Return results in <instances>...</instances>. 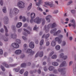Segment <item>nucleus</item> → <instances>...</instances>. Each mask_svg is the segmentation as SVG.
Segmentation results:
<instances>
[{
    "label": "nucleus",
    "instance_id": "774afa93",
    "mask_svg": "<svg viewBox=\"0 0 76 76\" xmlns=\"http://www.w3.org/2000/svg\"><path fill=\"white\" fill-rule=\"evenodd\" d=\"M37 72L38 73H39V74H40L41 72V69H38Z\"/></svg>",
    "mask_w": 76,
    "mask_h": 76
},
{
    "label": "nucleus",
    "instance_id": "ddd939ff",
    "mask_svg": "<svg viewBox=\"0 0 76 76\" xmlns=\"http://www.w3.org/2000/svg\"><path fill=\"white\" fill-rule=\"evenodd\" d=\"M50 37V34L48 33L45 36V34H43V35L42 37V38H45V39H47Z\"/></svg>",
    "mask_w": 76,
    "mask_h": 76
},
{
    "label": "nucleus",
    "instance_id": "7c9ffc66",
    "mask_svg": "<svg viewBox=\"0 0 76 76\" xmlns=\"http://www.w3.org/2000/svg\"><path fill=\"white\" fill-rule=\"evenodd\" d=\"M3 39L4 41L6 42L8 41L9 39H8L7 37H4Z\"/></svg>",
    "mask_w": 76,
    "mask_h": 76
},
{
    "label": "nucleus",
    "instance_id": "37998d69",
    "mask_svg": "<svg viewBox=\"0 0 76 76\" xmlns=\"http://www.w3.org/2000/svg\"><path fill=\"white\" fill-rule=\"evenodd\" d=\"M4 26L5 30V33H7L8 32V30H7V27L5 26Z\"/></svg>",
    "mask_w": 76,
    "mask_h": 76
},
{
    "label": "nucleus",
    "instance_id": "cd10ccee",
    "mask_svg": "<svg viewBox=\"0 0 76 76\" xmlns=\"http://www.w3.org/2000/svg\"><path fill=\"white\" fill-rule=\"evenodd\" d=\"M57 56L56 55H53L52 56L51 58H52V59H56L57 58Z\"/></svg>",
    "mask_w": 76,
    "mask_h": 76
},
{
    "label": "nucleus",
    "instance_id": "6ab92c4d",
    "mask_svg": "<svg viewBox=\"0 0 76 76\" xmlns=\"http://www.w3.org/2000/svg\"><path fill=\"white\" fill-rule=\"evenodd\" d=\"M31 19H34L35 18V14L34 13H32L31 14Z\"/></svg>",
    "mask_w": 76,
    "mask_h": 76
},
{
    "label": "nucleus",
    "instance_id": "79ce46f5",
    "mask_svg": "<svg viewBox=\"0 0 76 76\" xmlns=\"http://www.w3.org/2000/svg\"><path fill=\"white\" fill-rule=\"evenodd\" d=\"M34 54H35V52L33 51L32 50L30 52V55H31V56H32V55H34Z\"/></svg>",
    "mask_w": 76,
    "mask_h": 76
},
{
    "label": "nucleus",
    "instance_id": "4468645a",
    "mask_svg": "<svg viewBox=\"0 0 76 76\" xmlns=\"http://www.w3.org/2000/svg\"><path fill=\"white\" fill-rule=\"evenodd\" d=\"M66 66V62L65 61H63L62 63L59 66V67H64V66Z\"/></svg>",
    "mask_w": 76,
    "mask_h": 76
},
{
    "label": "nucleus",
    "instance_id": "f3484780",
    "mask_svg": "<svg viewBox=\"0 0 76 76\" xmlns=\"http://www.w3.org/2000/svg\"><path fill=\"white\" fill-rule=\"evenodd\" d=\"M20 67L18 66L16 68H14L13 69V70L15 71V72H19V70H20Z\"/></svg>",
    "mask_w": 76,
    "mask_h": 76
},
{
    "label": "nucleus",
    "instance_id": "7ed1b4c3",
    "mask_svg": "<svg viewBox=\"0 0 76 76\" xmlns=\"http://www.w3.org/2000/svg\"><path fill=\"white\" fill-rule=\"evenodd\" d=\"M58 70L59 72H61V75H65L66 73V69L65 68H59L58 69Z\"/></svg>",
    "mask_w": 76,
    "mask_h": 76
},
{
    "label": "nucleus",
    "instance_id": "bf43d9fd",
    "mask_svg": "<svg viewBox=\"0 0 76 76\" xmlns=\"http://www.w3.org/2000/svg\"><path fill=\"white\" fill-rule=\"evenodd\" d=\"M28 72H26L24 73V76H28Z\"/></svg>",
    "mask_w": 76,
    "mask_h": 76
},
{
    "label": "nucleus",
    "instance_id": "bb28decb",
    "mask_svg": "<svg viewBox=\"0 0 76 76\" xmlns=\"http://www.w3.org/2000/svg\"><path fill=\"white\" fill-rule=\"evenodd\" d=\"M66 44V41H63L62 42V44L61 45V46L62 47H64V46H65Z\"/></svg>",
    "mask_w": 76,
    "mask_h": 76
},
{
    "label": "nucleus",
    "instance_id": "b1692460",
    "mask_svg": "<svg viewBox=\"0 0 76 76\" xmlns=\"http://www.w3.org/2000/svg\"><path fill=\"white\" fill-rule=\"evenodd\" d=\"M55 48L57 51H58V50H59L60 49V46L59 45H57L55 47Z\"/></svg>",
    "mask_w": 76,
    "mask_h": 76
},
{
    "label": "nucleus",
    "instance_id": "c9c22d12",
    "mask_svg": "<svg viewBox=\"0 0 76 76\" xmlns=\"http://www.w3.org/2000/svg\"><path fill=\"white\" fill-rule=\"evenodd\" d=\"M59 56L60 58H63V57H64V54H63V53H61L59 55Z\"/></svg>",
    "mask_w": 76,
    "mask_h": 76
},
{
    "label": "nucleus",
    "instance_id": "c85d7f7f",
    "mask_svg": "<svg viewBox=\"0 0 76 76\" xmlns=\"http://www.w3.org/2000/svg\"><path fill=\"white\" fill-rule=\"evenodd\" d=\"M16 42L17 44H20L21 43V41L20 40L18 39H17L16 40Z\"/></svg>",
    "mask_w": 76,
    "mask_h": 76
},
{
    "label": "nucleus",
    "instance_id": "c03bdc74",
    "mask_svg": "<svg viewBox=\"0 0 76 76\" xmlns=\"http://www.w3.org/2000/svg\"><path fill=\"white\" fill-rule=\"evenodd\" d=\"M0 4L1 6H3V0H0Z\"/></svg>",
    "mask_w": 76,
    "mask_h": 76
},
{
    "label": "nucleus",
    "instance_id": "a211bd4d",
    "mask_svg": "<svg viewBox=\"0 0 76 76\" xmlns=\"http://www.w3.org/2000/svg\"><path fill=\"white\" fill-rule=\"evenodd\" d=\"M56 45V41H52L51 43V46H52V47H54V46H55Z\"/></svg>",
    "mask_w": 76,
    "mask_h": 76
},
{
    "label": "nucleus",
    "instance_id": "de8ad7c7",
    "mask_svg": "<svg viewBox=\"0 0 76 76\" xmlns=\"http://www.w3.org/2000/svg\"><path fill=\"white\" fill-rule=\"evenodd\" d=\"M54 52H52L49 54V56L50 57H51V56H53V54H54Z\"/></svg>",
    "mask_w": 76,
    "mask_h": 76
},
{
    "label": "nucleus",
    "instance_id": "e2e57ef3",
    "mask_svg": "<svg viewBox=\"0 0 76 76\" xmlns=\"http://www.w3.org/2000/svg\"><path fill=\"white\" fill-rule=\"evenodd\" d=\"M40 4H41L39 2H36V4L37 6H39L40 5Z\"/></svg>",
    "mask_w": 76,
    "mask_h": 76
},
{
    "label": "nucleus",
    "instance_id": "052dcab7",
    "mask_svg": "<svg viewBox=\"0 0 76 76\" xmlns=\"http://www.w3.org/2000/svg\"><path fill=\"white\" fill-rule=\"evenodd\" d=\"M25 57V55L23 54L21 55V56H20V58H24V57Z\"/></svg>",
    "mask_w": 76,
    "mask_h": 76
},
{
    "label": "nucleus",
    "instance_id": "0e129e2a",
    "mask_svg": "<svg viewBox=\"0 0 76 76\" xmlns=\"http://www.w3.org/2000/svg\"><path fill=\"white\" fill-rule=\"evenodd\" d=\"M72 1H70L69 2H68V3H67V5L68 6H69V5H70V4H72Z\"/></svg>",
    "mask_w": 76,
    "mask_h": 76
},
{
    "label": "nucleus",
    "instance_id": "5701e85b",
    "mask_svg": "<svg viewBox=\"0 0 76 76\" xmlns=\"http://www.w3.org/2000/svg\"><path fill=\"white\" fill-rule=\"evenodd\" d=\"M52 65L54 66H57L58 65V63L57 62H53L52 63Z\"/></svg>",
    "mask_w": 76,
    "mask_h": 76
},
{
    "label": "nucleus",
    "instance_id": "2f4dec72",
    "mask_svg": "<svg viewBox=\"0 0 76 76\" xmlns=\"http://www.w3.org/2000/svg\"><path fill=\"white\" fill-rule=\"evenodd\" d=\"M41 20H42V25H44V24H45V19H41Z\"/></svg>",
    "mask_w": 76,
    "mask_h": 76
},
{
    "label": "nucleus",
    "instance_id": "58836bf2",
    "mask_svg": "<svg viewBox=\"0 0 76 76\" xmlns=\"http://www.w3.org/2000/svg\"><path fill=\"white\" fill-rule=\"evenodd\" d=\"M23 47L25 50H26V49L27 48H28V47H27V45L26 44H25L24 45Z\"/></svg>",
    "mask_w": 76,
    "mask_h": 76
},
{
    "label": "nucleus",
    "instance_id": "f8f14e48",
    "mask_svg": "<svg viewBox=\"0 0 76 76\" xmlns=\"http://www.w3.org/2000/svg\"><path fill=\"white\" fill-rule=\"evenodd\" d=\"M71 23H73L74 24H72V25L73 27L75 28L76 27V23H75V20L74 19H73L71 20Z\"/></svg>",
    "mask_w": 76,
    "mask_h": 76
},
{
    "label": "nucleus",
    "instance_id": "338daca9",
    "mask_svg": "<svg viewBox=\"0 0 76 76\" xmlns=\"http://www.w3.org/2000/svg\"><path fill=\"white\" fill-rule=\"evenodd\" d=\"M63 58L64 60H66L67 58V56H64Z\"/></svg>",
    "mask_w": 76,
    "mask_h": 76
},
{
    "label": "nucleus",
    "instance_id": "4c0bfd02",
    "mask_svg": "<svg viewBox=\"0 0 76 76\" xmlns=\"http://www.w3.org/2000/svg\"><path fill=\"white\" fill-rule=\"evenodd\" d=\"M18 64H11L10 65V66L11 67H15L16 66H17Z\"/></svg>",
    "mask_w": 76,
    "mask_h": 76
},
{
    "label": "nucleus",
    "instance_id": "e433bc0d",
    "mask_svg": "<svg viewBox=\"0 0 76 76\" xmlns=\"http://www.w3.org/2000/svg\"><path fill=\"white\" fill-rule=\"evenodd\" d=\"M44 43V39H42L40 42V45L41 46Z\"/></svg>",
    "mask_w": 76,
    "mask_h": 76
},
{
    "label": "nucleus",
    "instance_id": "3c124183",
    "mask_svg": "<svg viewBox=\"0 0 76 76\" xmlns=\"http://www.w3.org/2000/svg\"><path fill=\"white\" fill-rule=\"evenodd\" d=\"M3 54V51L1 49H0V54L2 55Z\"/></svg>",
    "mask_w": 76,
    "mask_h": 76
},
{
    "label": "nucleus",
    "instance_id": "1a4fd4ad",
    "mask_svg": "<svg viewBox=\"0 0 76 76\" xmlns=\"http://www.w3.org/2000/svg\"><path fill=\"white\" fill-rule=\"evenodd\" d=\"M29 47L31 48H34V47H35L34 42H31L29 43Z\"/></svg>",
    "mask_w": 76,
    "mask_h": 76
},
{
    "label": "nucleus",
    "instance_id": "49530a36",
    "mask_svg": "<svg viewBox=\"0 0 76 76\" xmlns=\"http://www.w3.org/2000/svg\"><path fill=\"white\" fill-rule=\"evenodd\" d=\"M23 31H24L26 32L29 34H30V32H29V31H28L27 30H26L25 28L23 29Z\"/></svg>",
    "mask_w": 76,
    "mask_h": 76
},
{
    "label": "nucleus",
    "instance_id": "393cba45",
    "mask_svg": "<svg viewBox=\"0 0 76 76\" xmlns=\"http://www.w3.org/2000/svg\"><path fill=\"white\" fill-rule=\"evenodd\" d=\"M2 11L4 13H6V12H7L6 7H4L2 9Z\"/></svg>",
    "mask_w": 76,
    "mask_h": 76
},
{
    "label": "nucleus",
    "instance_id": "864d4df0",
    "mask_svg": "<svg viewBox=\"0 0 76 76\" xmlns=\"http://www.w3.org/2000/svg\"><path fill=\"white\" fill-rule=\"evenodd\" d=\"M58 10H55L53 12V13L54 14H57L58 13Z\"/></svg>",
    "mask_w": 76,
    "mask_h": 76
},
{
    "label": "nucleus",
    "instance_id": "0eeeda50",
    "mask_svg": "<svg viewBox=\"0 0 76 76\" xmlns=\"http://www.w3.org/2000/svg\"><path fill=\"white\" fill-rule=\"evenodd\" d=\"M4 23L5 25H7L9 23V18L7 16H6L4 18Z\"/></svg>",
    "mask_w": 76,
    "mask_h": 76
},
{
    "label": "nucleus",
    "instance_id": "412c9836",
    "mask_svg": "<svg viewBox=\"0 0 76 76\" xmlns=\"http://www.w3.org/2000/svg\"><path fill=\"white\" fill-rule=\"evenodd\" d=\"M2 64H3V65L4 66H5V67H6L7 68H9V65H8V64L5 62L2 63Z\"/></svg>",
    "mask_w": 76,
    "mask_h": 76
},
{
    "label": "nucleus",
    "instance_id": "9b49d317",
    "mask_svg": "<svg viewBox=\"0 0 76 76\" xmlns=\"http://www.w3.org/2000/svg\"><path fill=\"white\" fill-rule=\"evenodd\" d=\"M21 53L22 50H16L15 52V54H16V55H19V54H21Z\"/></svg>",
    "mask_w": 76,
    "mask_h": 76
},
{
    "label": "nucleus",
    "instance_id": "ea45409f",
    "mask_svg": "<svg viewBox=\"0 0 76 76\" xmlns=\"http://www.w3.org/2000/svg\"><path fill=\"white\" fill-rule=\"evenodd\" d=\"M53 73L55 74H57L58 73V72L57 71V70L56 69H55L53 71Z\"/></svg>",
    "mask_w": 76,
    "mask_h": 76
},
{
    "label": "nucleus",
    "instance_id": "4be33fe9",
    "mask_svg": "<svg viewBox=\"0 0 76 76\" xmlns=\"http://www.w3.org/2000/svg\"><path fill=\"white\" fill-rule=\"evenodd\" d=\"M48 69L50 71H52V70H53L54 69V67L52 66H51L49 67Z\"/></svg>",
    "mask_w": 76,
    "mask_h": 76
},
{
    "label": "nucleus",
    "instance_id": "a18cd8bd",
    "mask_svg": "<svg viewBox=\"0 0 76 76\" xmlns=\"http://www.w3.org/2000/svg\"><path fill=\"white\" fill-rule=\"evenodd\" d=\"M38 28H37V25H35L33 28V30L34 31H37L38 29Z\"/></svg>",
    "mask_w": 76,
    "mask_h": 76
},
{
    "label": "nucleus",
    "instance_id": "dca6fc26",
    "mask_svg": "<svg viewBox=\"0 0 76 76\" xmlns=\"http://www.w3.org/2000/svg\"><path fill=\"white\" fill-rule=\"evenodd\" d=\"M16 34L14 33L13 34H11V38L13 39H15L16 38Z\"/></svg>",
    "mask_w": 76,
    "mask_h": 76
},
{
    "label": "nucleus",
    "instance_id": "20e7f679",
    "mask_svg": "<svg viewBox=\"0 0 76 76\" xmlns=\"http://www.w3.org/2000/svg\"><path fill=\"white\" fill-rule=\"evenodd\" d=\"M18 6L19 8H23L25 7V3L22 1H19L18 3Z\"/></svg>",
    "mask_w": 76,
    "mask_h": 76
},
{
    "label": "nucleus",
    "instance_id": "f257e3e1",
    "mask_svg": "<svg viewBox=\"0 0 76 76\" xmlns=\"http://www.w3.org/2000/svg\"><path fill=\"white\" fill-rule=\"evenodd\" d=\"M57 31V28H55L53 29L52 30L50 31V33L51 34H53L54 36H57V35L58 34H60L61 32V30H58L57 31Z\"/></svg>",
    "mask_w": 76,
    "mask_h": 76
},
{
    "label": "nucleus",
    "instance_id": "8fccbe9b",
    "mask_svg": "<svg viewBox=\"0 0 76 76\" xmlns=\"http://www.w3.org/2000/svg\"><path fill=\"white\" fill-rule=\"evenodd\" d=\"M52 24H49L47 26V28L48 29H50V28L51 27V26Z\"/></svg>",
    "mask_w": 76,
    "mask_h": 76
},
{
    "label": "nucleus",
    "instance_id": "2eb2a0df",
    "mask_svg": "<svg viewBox=\"0 0 76 76\" xmlns=\"http://www.w3.org/2000/svg\"><path fill=\"white\" fill-rule=\"evenodd\" d=\"M52 16L50 15H48L46 18V20H47L48 22H50V18H51Z\"/></svg>",
    "mask_w": 76,
    "mask_h": 76
},
{
    "label": "nucleus",
    "instance_id": "f704fd0d",
    "mask_svg": "<svg viewBox=\"0 0 76 76\" xmlns=\"http://www.w3.org/2000/svg\"><path fill=\"white\" fill-rule=\"evenodd\" d=\"M32 51V50L30 49H28L27 50L26 52V53H30Z\"/></svg>",
    "mask_w": 76,
    "mask_h": 76
},
{
    "label": "nucleus",
    "instance_id": "aec40b11",
    "mask_svg": "<svg viewBox=\"0 0 76 76\" xmlns=\"http://www.w3.org/2000/svg\"><path fill=\"white\" fill-rule=\"evenodd\" d=\"M22 23L21 22L18 23L17 25L16 26L18 28H20L22 26Z\"/></svg>",
    "mask_w": 76,
    "mask_h": 76
},
{
    "label": "nucleus",
    "instance_id": "69168bd1",
    "mask_svg": "<svg viewBox=\"0 0 76 76\" xmlns=\"http://www.w3.org/2000/svg\"><path fill=\"white\" fill-rule=\"evenodd\" d=\"M22 31V29H20L18 30V32H19L20 33Z\"/></svg>",
    "mask_w": 76,
    "mask_h": 76
},
{
    "label": "nucleus",
    "instance_id": "f03ea898",
    "mask_svg": "<svg viewBox=\"0 0 76 76\" xmlns=\"http://www.w3.org/2000/svg\"><path fill=\"white\" fill-rule=\"evenodd\" d=\"M14 12H13V11H12V9H10V16L12 17V14L13 13L14 14L15 13V14L16 15L18 13H19V10L17 8H14Z\"/></svg>",
    "mask_w": 76,
    "mask_h": 76
},
{
    "label": "nucleus",
    "instance_id": "9d476101",
    "mask_svg": "<svg viewBox=\"0 0 76 76\" xmlns=\"http://www.w3.org/2000/svg\"><path fill=\"white\" fill-rule=\"evenodd\" d=\"M12 46L14 47V48H18L19 47V45L17 43H13L12 44Z\"/></svg>",
    "mask_w": 76,
    "mask_h": 76
},
{
    "label": "nucleus",
    "instance_id": "72a5a7b5",
    "mask_svg": "<svg viewBox=\"0 0 76 76\" xmlns=\"http://www.w3.org/2000/svg\"><path fill=\"white\" fill-rule=\"evenodd\" d=\"M51 26V28H55V27L56 26V24L55 23H53L52 24Z\"/></svg>",
    "mask_w": 76,
    "mask_h": 76
},
{
    "label": "nucleus",
    "instance_id": "13d9d810",
    "mask_svg": "<svg viewBox=\"0 0 76 76\" xmlns=\"http://www.w3.org/2000/svg\"><path fill=\"white\" fill-rule=\"evenodd\" d=\"M60 39V38H59L56 37L55 38V40L56 41H58Z\"/></svg>",
    "mask_w": 76,
    "mask_h": 76
},
{
    "label": "nucleus",
    "instance_id": "c756f323",
    "mask_svg": "<svg viewBox=\"0 0 76 76\" xmlns=\"http://www.w3.org/2000/svg\"><path fill=\"white\" fill-rule=\"evenodd\" d=\"M0 68L1 69L2 71H3V72H5L6 69H4V67L2 65H1Z\"/></svg>",
    "mask_w": 76,
    "mask_h": 76
},
{
    "label": "nucleus",
    "instance_id": "603ef678",
    "mask_svg": "<svg viewBox=\"0 0 76 76\" xmlns=\"http://www.w3.org/2000/svg\"><path fill=\"white\" fill-rule=\"evenodd\" d=\"M50 45V42H47L46 43V45L47 47H48Z\"/></svg>",
    "mask_w": 76,
    "mask_h": 76
},
{
    "label": "nucleus",
    "instance_id": "6e6552de",
    "mask_svg": "<svg viewBox=\"0 0 76 76\" xmlns=\"http://www.w3.org/2000/svg\"><path fill=\"white\" fill-rule=\"evenodd\" d=\"M45 4L47 6H50V7H54L55 6L54 4H53V2L52 3H49L48 2H45Z\"/></svg>",
    "mask_w": 76,
    "mask_h": 76
},
{
    "label": "nucleus",
    "instance_id": "a878e982",
    "mask_svg": "<svg viewBox=\"0 0 76 76\" xmlns=\"http://www.w3.org/2000/svg\"><path fill=\"white\" fill-rule=\"evenodd\" d=\"M32 3H30L28 7V10H29L30 9H31V7H32Z\"/></svg>",
    "mask_w": 76,
    "mask_h": 76
},
{
    "label": "nucleus",
    "instance_id": "680f3d73",
    "mask_svg": "<svg viewBox=\"0 0 76 76\" xmlns=\"http://www.w3.org/2000/svg\"><path fill=\"white\" fill-rule=\"evenodd\" d=\"M44 69L45 72H47V70H48L47 68L46 67V66H45L44 67Z\"/></svg>",
    "mask_w": 76,
    "mask_h": 76
},
{
    "label": "nucleus",
    "instance_id": "39448f33",
    "mask_svg": "<svg viewBox=\"0 0 76 76\" xmlns=\"http://www.w3.org/2000/svg\"><path fill=\"white\" fill-rule=\"evenodd\" d=\"M43 54H44V53L43 52V51H42L41 52H38L35 55V57L36 58L38 57V55L40 57H42L43 56Z\"/></svg>",
    "mask_w": 76,
    "mask_h": 76
},
{
    "label": "nucleus",
    "instance_id": "a19ab883",
    "mask_svg": "<svg viewBox=\"0 0 76 76\" xmlns=\"http://www.w3.org/2000/svg\"><path fill=\"white\" fill-rule=\"evenodd\" d=\"M24 72V69H21L20 71V74H23Z\"/></svg>",
    "mask_w": 76,
    "mask_h": 76
},
{
    "label": "nucleus",
    "instance_id": "5fc2aeb1",
    "mask_svg": "<svg viewBox=\"0 0 76 76\" xmlns=\"http://www.w3.org/2000/svg\"><path fill=\"white\" fill-rule=\"evenodd\" d=\"M22 19L23 22H25L26 21V18H25V17H23Z\"/></svg>",
    "mask_w": 76,
    "mask_h": 76
},
{
    "label": "nucleus",
    "instance_id": "473e14b6",
    "mask_svg": "<svg viewBox=\"0 0 76 76\" xmlns=\"http://www.w3.org/2000/svg\"><path fill=\"white\" fill-rule=\"evenodd\" d=\"M26 64L23 63L21 65V67H26Z\"/></svg>",
    "mask_w": 76,
    "mask_h": 76
},
{
    "label": "nucleus",
    "instance_id": "09e8293b",
    "mask_svg": "<svg viewBox=\"0 0 76 76\" xmlns=\"http://www.w3.org/2000/svg\"><path fill=\"white\" fill-rule=\"evenodd\" d=\"M37 10H39V11H41V12L42 11V9L39 7H38L37 8Z\"/></svg>",
    "mask_w": 76,
    "mask_h": 76
},
{
    "label": "nucleus",
    "instance_id": "4d7b16f0",
    "mask_svg": "<svg viewBox=\"0 0 76 76\" xmlns=\"http://www.w3.org/2000/svg\"><path fill=\"white\" fill-rule=\"evenodd\" d=\"M58 44H61V42H62V40H61L60 39L58 41Z\"/></svg>",
    "mask_w": 76,
    "mask_h": 76
},
{
    "label": "nucleus",
    "instance_id": "6e6d98bb",
    "mask_svg": "<svg viewBox=\"0 0 76 76\" xmlns=\"http://www.w3.org/2000/svg\"><path fill=\"white\" fill-rule=\"evenodd\" d=\"M23 35H24V36H25L26 37L27 36H28V34H27L25 32H23Z\"/></svg>",
    "mask_w": 76,
    "mask_h": 76
},
{
    "label": "nucleus",
    "instance_id": "423d86ee",
    "mask_svg": "<svg viewBox=\"0 0 76 76\" xmlns=\"http://www.w3.org/2000/svg\"><path fill=\"white\" fill-rule=\"evenodd\" d=\"M42 19H39V17H36L34 20V22L37 23V24H39L41 23V20Z\"/></svg>",
    "mask_w": 76,
    "mask_h": 76
}]
</instances>
